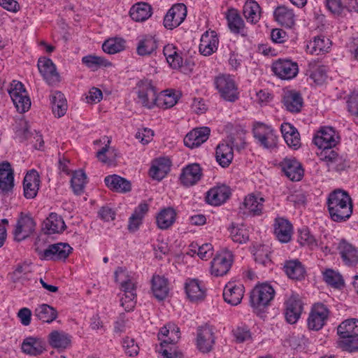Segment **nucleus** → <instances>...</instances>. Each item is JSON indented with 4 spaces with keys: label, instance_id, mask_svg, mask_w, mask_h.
<instances>
[{
    "label": "nucleus",
    "instance_id": "obj_1",
    "mask_svg": "<svg viewBox=\"0 0 358 358\" xmlns=\"http://www.w3.org/2000/svg\"><path fill=\"white\" fill-rule=\"evenodd\" d=\"M327 205L330 217L335 222L345 221L352 213V199L346 192L341 189L329 194Z\"/></svg>",
    "mask_w": 358,
    "mask_h": 358
},
{
    "label": "nucleus",
    "instance_id": "obj_2",
    "mask_svg": "<svg viewBox=\"0 0 358 358\" xmlns=\"http://www.w3.org/2000/svg\"><path fill=\"white\" fill-rule=\"evenodd\" d=\"M275 295V290L268 283L257 285L250 294V304L252 307L260 311L270 304Z\"/></svg>",
    "mask_w": 358,
    "mask_h": 358
},
{
    "label": "nucleus",
    "instance_id": "obj_3",
    "mask_svg": "<svg viewBox=\"0 0 358 358\" xmlns=\"http://www.w3.org/2000/svg\"><path fill=\"white\" fill-rule=\"evenodd\" d=\"M8 92L19 113H25L30 108L31 100L22 83L13 80Z\"/></svg>",
    "mask_w": 358,
    "mask_h": 358
},
{
    "label": "nucleus",
    "instance_id": "obj_4",
    "mask_svg": "<svg viewBox=\"0 0 358 358\" xmlns=\"http://www.w3.org/2000/svg\"><path fill=\"white\" fill-rule=\"evenodd\" d=\"M253 135L257 143L266 149L275 148L278 142V136L275 131L269 126L257 122L253 127Z\"/></svg>",
    "mask_w": 358,
    "mask_h": 358
},
{
    "label": "nucleus",
    "instance_id": "obj_5",
    "mask_svg": "<svg viewBox=\"0 0 358 358\" xmlns=\"http://www.w3.org/2000/svg\"><path fill=\"white\" fill-rule=\"evenodd\" d=\"M215 85L224 100L234 102L238 99V88L230 76L222 74L217 76L215 79Z\"/></svg>",
    "mask_w": 358,
    "mask_h": 358
},
{
    "label": "nucleus",
    "instance_id": "obj_6",
    "mask_svg": "<svg viewBox=\"0 0 358 358\" xmlns=\"http://www.w3.org/2000/svg\"><path fill=\"white\" fill-rule=\"evenodd\" d=\"M137 102L149 109L157 103V94L155 87L151 82L140 81L136 86Z\"/></svg>",
    "mask_w": 358,
    "mask_h": 358
},
{
    "label": "nucleus",
    "instance_id": "obj_7",
    "mask_svg": "<svg viewBox=\"0 0 358 358\" xmlns=\"http://www.w3.org/2000/svg\"><path fill=\"white\" fill-rule=\"evenodd\" d=\"M329 315V310L325 305L320 303L313 305L307 319L308 329L320 330L327 323Z\"/></svg>",
    "mask_w": 358,
    "mask_h": 358
},
{
    "label": "nucleus",
    "instance_id": "obj_8",
    "mask_svg": "<svg viewBox=\"0 0 358 358\" xmlns=\"http://www.w3.org/2000/svg\"><path fill=\"white\" fill-rule=\"evenodd\" d=\"M285 306V316L287 322L289 324H295L303 311V302L300 296L294 292L287 295Z\"/></svg>",
    "mask_w": 358,
    "mask_h": 358
},
{
    "label": "nucleus",
    "instance_id": "obj_9",
    "mask_svg": "<svg viewBox=\"0 0 358 358\" xmlns=\"http://www.w3.org/2000/svg\"><path fill=\"white\" fill-rule=\"evenodd\" d=\"M234 262V255L229 250H223L212 260L210 273L216 277L223 276L229 271Z\"/></svg>",
    "mask_w": 358,
    "mask_h": 358
},
{
    "label": "nucleus",
    "instance_id": "obj_10",
    "mask_svg": "<svg viewBox=\"0 0 358 358\" xmlns=\"http://www.w3.org/2000/svg\"><path fill=\"white\" fill-rule=\"evenodd\" d=\"M274 74L282 80H292L299 73V66L290 59H279L272 64Z\"/></svg>",
    "mask_w": 358,
    "mask_h": 358
},
{
    "label": "nucleus",
    "instance_id": "obj_11",
    "mask_svg": "<svg viewBox=\"0 0 358 358\" xmlns=\"http://www.w3.org/2000/svg\"><path fill=\"white\" fill-rule=\"evenodd\" d=\"M187 7L183 3L173 5L164 17L163 24L166 29L172 30L180 26L187 16Z\"/></svg>",
    "mask_w": 358,
    "mask_h": 358
},
{
    "label": "nucleus",
    "instance_id": "obj_12",
    "mask_svg": "<svg viewBox=\"0 0 358 358\" xmlns=\"http://www.w3.org/2000/svg\"><path fill=\"white\" fill-rule=\"evenodd\" d=\"M115 280L120 285L122 292H136L137 278L135 273L128 271L125 268L118 267L115 271Z\"/></svg>",
    "mask_w": 358,
    "mask_h": 358
},
{
    "label": "nucleus",
    "instance_id": "obj_13",
    "mask_svg": "<svg viewBox=\"0 0 358 358\" xmlns=\"http://www.w3.org/2000/svg\"><path fill=\"white\" fill-rule=\"evenodd\" d=\"M338 141L335 130L330 127L322 128L313 138L314 143L320 149L326 150L334 147Z\"/></svg>",
    "mask_w": 358,
    "mask_h": 358
},
{
    "label": "nucleus",
    "instance_id": "obj_14",
    "mask_svg": "<svg viewBox=\"0 0 358 358\" xmlns=\"http://www.w3.org/2000/svg\"><path fill=\"white\" fill-rule=\"evenodd\" d=\"M72 250L73 248L66 243L52 244L43 251V259L54 261L65 260Z\"/></svg>",
    "mask_w": 358,
    "mask_h": 358
},
{
    "label": "nucleus",
    "instance_id": "obj_15",
    "mask_svg": "<svg viewBox=\"0 0 358 358\" xmlns=\"http://www.w3.org/2000/svg\"><path fill=\"white\" fill-rule=\"evenodd\" d=\"M244 286L236 282H229L224 287L223 297L224 301L232 306L239 304L244 295Z\"/></svg>",
    "mask_w": 358,
    "mask_h": 358
},
{
    "label": "nucleus",
    "instance_id": "obj_16",
    "mask_svg": "<svg viewBox=\"0 0 358 358\" xmlns=\"http://www.w3.org/2000/svg\"><path fill=\"white\" fill-rule=\"evenodd\" d=\"M36 223L32 217L21 216L17 222L13 231L15 240L21 241L29 237L35 229Z\"/></svg>",
    "mask_w": 358,
    "mask_h": 358
},
{
    "label": "nucleus",
    "instance_id": "obj_17",
    "mask_svg": "<svg viewBox=\"0 0 358 358\" xmlns=\"http://www.w3.org/2000/svg\"><path fill=\"white\" fill-rule=\"evenodd\" d=\"M210 133V129L207 127L194 129L185 136L184 143L192 149L197 148L208 139Z\"/></svg>",
    "mask_w": 358,
    "mask_h": 358
},
{
    "label": "nucleus",
    "instance_id": "obj_18",
    "mask_svg": "<svg viewBox=\"0 0 358 358\" xmlns=\"http://www.w3.org/2000/svg\"><path fill=\"white\" fill-rule=\"evenodd\" d=\"M202 177V169L199 164H190L184 167L180 176V182L185 187L196 184Z\"/></svg>",
    "mask_w": 358,
    "mask_h": 358
},
{
    "label": "nucleus",
    "instance_id": "obj_19",
    "mask_svg": "<svg viewBox=\"0 0 358 358\" xmlns=\"http://www.w3.org/2000/svg\"><path fill=\"white\" fill-rule=\"evenodd\" d=\"M219 39L215 31H206L200 40L199 52L204 56H210L218 48Z\"/></svg>",
    "mask_w": 358,
    "mask_h": 358
},
{
    "label": "nucleus",
    "instance_id": "obj_20",
    "mask_svg": "<svg viewBox=\"0 0 358 358\" xmlns=\"http://www.w3.org/2000/svg\"><path fill=\"white\" fill-rule=\"evenodd\" d=\"M38 68L43 78L49 85L59 82V76L57 72L55 65L50 59L41 58L38 61Z\"/></svg>",
    "mask_w": 358,
    "mask_h": 358
},
{
    "label": "nucleus",
    "instance_id": "obj_21",
    "mask_svg": "<svg viewBox=\"0 0 358 358\" xmlns=\"http://www.w3.org/2000/svg\"><path fill=\"white\" fill-rule=\"evenodd\" d=\"M285 176L292 181H299L303 176L301 164L295 158H285L280 163Z\"/></svg>",
    "mask_w": 358,
    "mask_h": 358
},
{
    "label": "nucleus",
    "instance_id": "obj_22",
    "mask_svg": "<svg viewBox=\"0 0 358 358\" xmlns=\"http://www.w3.org/2000/svg\"><path fill=\"white\" fill-rule=\"evenodd\" d=\"M230 195V188L225 185H222L208 190L206 193V201L210 205L220 206L224 203Z\"/></svg>",
    "mask_w": 358,
    "mask_h": 358
},
{
    "label": "nucleus",
    "instance_id": "obj_23",
    "mask_svg": "<svg viewBox=\"0 0 358 358\" xmlns=\"http://www.w3.org/2000/svg\"><path fill=\"white\" fill-rule=\"evenodd\" d=\"M337 250L346 265L352 266L358 263V250L351 243L345 240H341Z\"/></svg>",
    "mask_w": 358,
    "mask_h": 358
},
{
    "label": "nucleus",
    "instance_id": "obj_24",
    "mask_svg": "<svg viewBox=\"0 0 358 358\" xmlns=\"http://www.w3.org/2000/svg\"><path fill=\"white\" fill-rule=\"evenodd\" d=\"M22 351L30 356H38L45 351V342L41 338L27 337L21 345Z\"/></svg>",
    "mask_w": 358,
    "mask_h": 358
},
{
    "label": "nucleus",
    "instance_id": "obj_25",
    "mask_svg": "<svg viewBox=\"0 0 358 358\" xmlns=\"http://www.w3.org/2000/svg\"><path fill=\"white\" fill-rule=\"evenodd\" d=\"M14 187L13 171L9 162H4L0 164V192L6 194Z\"/></svg>",
    "mask_w": 358,
    "mask_h": 358
},
{
    "label": "nucleus",
    "instance_id": "obj_26",
    "mask_svg": "<svg viewBox=\"0 0 358 358\" xmlns=\"http://www.w3.org/2000/svg\"><path fill=\"white\" fill-rule=\"evenodd\" d=\"M40 185V177L35 170L29 171L23 181L24 195L27 199H34L38 193Z\"/></svg>",
    "mask_w": 358,
    "mask_h": 358
},
{
    "label": "nucleus",
    "instance_id": "obj_27",
    "mask_svg": "<svg viewBox=\"0 0 358 358\" xmlns=\"http://www.w3.org/2000/svg\"><path fill=\"white\" fill-rule=\"evenodd\" d=\"M274 234L281 243H288L292 235V225L286 219L278 217L274 220Z\"/></svg>",
    "mask_w": 358,
    "mask_h": 358
},
{
    "label": "nucleus",
    "instance_id": "obj_28",
    "mask_svg": "<svg viewBox=\"0 0 358 358\" xmlns=\"http://www.w3.org/2000/svg\"><path fill=\"white\" fill-rule=\"evenodd\" d=\"M215 343V337L211 328L201 327L197 332L196 345L199 350L203 352H210Z\"/></svg>",
    "mask_w": 358,
    "mask_h": 358
},
{
    "label": "nucleus",
    "instance_id": "obj_29",
    "mask_svg": "<svg viewBox=\"0 0 358 358\" xmlns=\"http://www.w3.org/2000/svg\"><path fill=\"white\" fill-rule=\"evenodd\" d=\"M282 102L285 108L291 113H299L303 106V98L294 90L284 91Z\"/></svg>",
    "mask_w": 358,
    "mask_h": 358
},
{
    "label": "nucleus",
    "instance_id": "obj_30",
    "mask_svg": "<svg viewBox=\"0 0 358 358\" xmlns=\"http://www.w3.org/2000/svg\"><path fill=\"white\" fill-rule=\"evenodd\" d=\"M185 289L188 299L191 301H201L205 298L206 289L202 283L198 280H187Z\"/></svg>",
    "mask_w": 358,
    "mask_h": 358
},
{
    "label": "nucleus",
    "instance_id": "obj_31",
    "mask_svg": "<svg viewBox=\"0 0 358 358\" xmlns=\"http://www.w3.org/2000/svg\"><path fill=\"white\" fill-rule=\"evenodd\" d=\"M280 130L282 136L289 147L292 148L294 150H296L300 147V135L295 127L289 123L285 122L281 124Z\"/></svg>",
    "mask_w": 358,
    "mask_h": 358
},
{
    "label": "nucleus",
    "instance_id": "obj_32",
    "mask_svg": "<svg viewBox=\"0 0 358 358\" xmlns=\"http://www.w3.org/2000/svg\"><path fill=\"white\" fill-rule=\"evenodd\" d=\"M43 231L45 234H52L62 232L66 224L63 218L55 213H51L44 221Z\"/></svg>",
    "mask_w": 358,
    "mask_h": 358
},
{
    "label": "nucleus",
    "instance_id": "obj_33",
    "mask_svg": "<svg viewBox=\"0 0 358 358\" xmlns=\"http://www.w3.org/2000/svg\"><path fill=\"white\" fill-rule=\"evenodd\" d=\"M157 48V41L151 35H144L139 38L136 52L140 56H149Z\"/></svg>",
    "mask_w": 358,
    "mask_h": 358
},
{
    "label": "nucleus",
    "instance_id": "obj_34",
    "mask_svg": "<svg viewBox=\"0 0 358 358\" xmlns=\"http://www.w3.org/2000/svg\"><path fill=\"white\" fill-rule=\"evenodd\" d=\"M171 162L166 158H159L153 161L150 169V176L155 180L163 179L170 171Z\"/></svg>",
    "mask_w": 358,
    "mask_h": 358
},
{
    "label": "nucleus",
    "instance_id": "obj_35",
    "mask_svg": "<svg viewBox=\"0 0 358 358\" xmlns=\"http://www.w3.org/2000/svg\"><path fill=\"white\" fill-rule=\"evenodd\" d=\"M176 212L171 208L162 209L156 216V223L158 228L164 230L171 227L176 221Z\"/></svg>",
    "mask_w": 358,
    "mask_h": 358
},
{
    "label": "nucleus",
    "instance_id": "obj_36",
    "mask_svg": "<svg viewBox=\"0 0 358 358\" xmlns=\"http://www.w3.org/2000/svg\"><path fill=\"white\" fill-rule=\"evenodd\" d=\"M264 201V198L262 196L250 194L245 196L243 204L249 213L259 215L262 213Z\"/></svg>",
    "mask_w": 358,
    "mask_h": 358
},
{
    "label": "nucleus",
    "instance_id": "obj_37",
    "mask_svg": "<svg viewBox=\"0 0 358 358\" xmlns=\"http://www.w3.org/2000/svg\"><path fill=\"white\" fill-rule=\"evenodd\" d=\"M275 20L282 26L292 27L295 23V15L292 9L285 6L277 7L274 11Z\"/></svg>",
    "mask_w": 358,
    "mask_h": 358
},
{
    "label": "nucleus",
    "instance_id": "obj_38",
    "mask_svg": "<svg viewBox=\"0 0 358 358\" xmlns=\"http://www.w3.org/2000/svg\"><path fill=\"white\" fill-rule=\"evenodd\" d=\"M227 20L228 26L232 32L240 34L242 36L247 35L244 22L236 9L228 10Z\"/></svg>",
    "mask_w": 358,
    "mask_h": 358
},
{
    "label": "nucleus",
    "instance_id": "obj_39",
    "mask_svg": "<svg viewBox=\"0 0 358 358\" xmlns=\"http://www.w3.org/2000/svg\"><path fill=\"white\" fill-rule=\"evenodd\" d=\"M215 157L217 162L222 167H227L234 158L233 148L227 143H220L216 148Z\"/></svg>",
    "mask_w": 358,
    "mask_h": 358
},
{
    "label": "nucleus",
    "instance_id": "obj_40",
    "mask_svg": "<svg viewBox=\"0 0 358 358\" xmlns=\"http://www.w3.org/2000/svg\"><path fill=\"white\" fill-rule=\"evenodd\" d=\"M152 292L158 300L164 299L169 294V288L167 279L159 275L152 276Z\"/></svg>",
    "mask_w": 358,
    "mask_h": 358
},
{
    "label": "nucleus",
    "instance_id": "obj_41",
    "mask_svg": "<svg viewBox=\"0 0 358 358\" xmlns=\"http://www.w3.org/2000/svg\"><path fill=\"white\" fill-rule=\"evenodd\" d=\"M129 15L136 22H144L152 15V8L145 2L137 3L130 8Z\"/></svg>",
    "mask_w": 358,
    "mask_h": 358
},
{
    "label": "nucleus",
    "instance_id": "obj_42",
    "mask_svg": "<svg viewBox=\"0 0 358 358\" xmlns=\"http://www.w3.org/2000/svg\"><path fill=\"white\" fill-rule=\"evenodd\" d=\"M104 182L109 189L117 192H127L131 190L130 182L117 175L106 176Z\"/></svg>",
    "mask_w": 358,
    "mask_h": 358
},
{
    "label": "nucleus",
    "instance_id": "obj_43",
    "mask_svg": "<svg viewBox=\"0 0 358 358\" xmlns=\"http://www.w3.org/2000/svg\"><path fill=\"white\" fill-rule=\"evenodd\" d=\"M170 331L169 324L164 327L161 328L159 334L158 338L161 341V349L159 352L162 355V358H182V354L180 352H169L167 349H162L164 344H169Z\"/></svg>",
    "mask_w": 358,
    "mask_h": 358
},
{
    "label": "nucleus",
    "instance_id": "obj_44",
    "mask_svg": "<svg viewBox=\"0 0 358 358\" xmlns=\"http://www.w3.org/2000/svg\"><path fill=\"white\" fill-rule=\"evenodd\" d=\"M71 336L63 331H52L48 335L49 344L54 348L66 349L71 344Z\"/></svg>",
    "mask_w": 358,
    "mask_h": 358
},
{
    "label": "nucleus",
    "instance_id": "obj_45",
    "mask_svg": "<svg viewBox=\"0 0 358 358\" xmlns=\"http://www.w3.org/2000/svg\"><path fill=\"white\" fill-rule=\"evenodd\" d=\"M50 101L55 116H64L67 110V102L64 95L59 91H55L51 94Z\"/></svg>",
    "mask_w": 358,
    "mask_h": 358
},
{
    "label": "nucleus",
    "instance_id": "obj_46",
    "mask_svg": "<svg viewBox=\"0 0 358 358\" xmlns=\"http://www.w3.org/2000/svg\"><path fill=\"white\" fill-rule=\"evenodd\" d=\"M331 45V42L328 38L317 36L307 45V50L310 54L318 55L328 52Z\"/></svg>",
    "mask_w": 358,
    "mask_h": 358
},
{
    "label": "nucleus",
    "instance_id": "obj_47",
    "mask_svg": "<svg viewBox=\"0 0 358 358\" xmlns=\"http://www.w3.org/2000/svg\"><path fill=\"white\" fill-rule=\"evenodd\" d=\"M57 315V310L45 303L39 305L34 310V316L43 322L51 323Z\"/></svg>",
    "mask_w": 358,
    "mask_h": 358
},
{
    "label": "nucleus",
    "instance_id": "obj_48",
    "mask_svg": "<svg viewBox=\"0 0 358 358\" xmlns=\"http://www.w3.org/2000/svg\"><path fill=\"white\" fill-rule=\"evenodd\" d=\"M339 337L358 336V320L348 319L341 322L337 328Z\"/></svg>",
    "mask_w": 358,
    "mask_h": 358
},
{
    "label": "nucleus",
    "instance_id": "obj_49",
    "mask_svg": "<svg viewBox=\"0 0 358 358\" xmlns=\"http://www.w3.org/2000/svg\"><path fill=\"white\" fill-rule=\"evenodd\" d=\"M284 270L287 276L292 279L299 280L305 275V268L297 259L287 261L284 265Z\"/></svg>",
    "mask_w": 358,
    "mask_h": 358
},
{
    "label": "nucleus",
    "instance_id": "obj_50",
    "mask_svg": "<svg viewBox=\"0 0 358 358\" xmlns=\"http://www.w3.org/2000/svg\"><path fill=\"white\" fill-rule=\"evenodd\" d=\"M310 78L318 85L322 84L327 79V67L320 64L318 62H312L308 64Z\"/></svg>",
    "mask_w": 358,
    "mask_h": 358
},
{
    "label": "nucleus",
    "instance_id": "obj_51",
    "mask_svg": "<svg viewBox=\"0 0 358 358\" xmlns=\"http://www.w3.org/2000/svg\"><path fill=\"white\" fill-rule=\"evenodd\" d=\"M243 13L249 22L256 23L260 19V7L255 1H246L243 6Z\"/></svg>",
    "mask_w": 358,
    "mask_h": 358
},
{
    "label": "nucleus",
    "instance_id": "obj_52",
    "mask_svg": "<svg viewBox=\"0 0 358 358\" xmlns=\"http://www.w3.org/2000/svg\"><path fill=\"white\" fill-rule=\"evenodd\" d=\"M164 55L167 62L173 69H179L182 65V58L178 53L176 48L173 44H168L164 47Z\"/></svg>",
    "mask_w": 358,
    "mask_h": 358
},
{
    "label": "nucleus",
    "instance_id": "obj_53",
    "mask_svg": "<svg viewBox=\"0 0 358 358\" xmlns=\"http://www.w3.org/2000/svg\"><path fill=\"white\" fill-rule=\"evenodd\" d=\"M126 48V41L122 38H111L106 40L102 45L103 50L110 55L115 54L124 50Z\"/></svg>",
    "mask_w": 358,
    "mask_h": 358
},
{
    "label": "nucleus",
    "instance_id": "obj_54",
    "mask_svg": "<svg viewBox=\"0 0 358 358\" xmlns=\"http://www.w3.org/2000/svg\"><path fill=\"white\" fill-rule=\"evenodd\" d=\"M229 231L231 238L234 242L242 244L249 240V231L243 224H232Z\"/></svg>",
    "mask_w": 358,
    "mask_h": 358
},
{
    "label": "nucleus",
    "instance_id": "obj_55",
    "mask_svg": "<svg viewBox=\"0 0 358 358\" xmlns=\"http://www.w3.org/2000/svg\"><path fill=\"white\" fill-rule=\"evenodd\" d=\"M178 101V97L173 92L166 90L157 95V103L156 106L169 108L173 107Z\"/></svg>",
    "mask_w": 358,
    "mask_h": 358
},
{
    "label": "nucleus",
    "instance_id": "obj_56",
    "mask_svg": "<svg viewBox=\"0 0 358 358\" xmlns=\"http://www.w3.org/2000/svg\"><path fill=\"white\" fill-rule=\"evenodd\" d=\"M86 182L87 177L82 170L76 171L73 173L71 185L74 193L81 194L84 190Z\"/></svg>",
    "mask_w": 358,
    "mask_h": 358
},
{
    "label": "nucleus",
    "instance_id": "obj_57",
    "mask_svg": "<svg viewBox=\"0 0 358 358\" xmlns=\"http://www.w3.org/2000/svg\"><path fill=\"white\" fill-rule=\"evenodd\" d=\"M117 152L115 148H110L106 145L96 153V157L103 164L111 165L113 164L116 159Z\"/></svg>",
    "mask_w": 358,
    "mask_h": 358
},
{
    "label": "nucleus",
    "instance_id": "obj_58",
    "mask_svg": "<svg viewBox=\"0 0 358 358\" xmlns=\"http://www.w3.org/2000/svg\"><path fill=\"white\" fill-rule=\"evenodd\" d=\"M82 62L86 66L93 69H96L101 66H111V63L103 57L92 55L83 57Z\"/></svg>",
    "mask_w": 358,
    "mask_h": 358
},
{
    "label": "nucleus",
    "instance_id": "obj_59",
    "mask_svg": "<svg viewBox=\"0 0 358 358\" xmlns=\"http://www.w3.org/2000/svg\"><path fill=\"white\" fill-rule=\"evenodd\" d=\"M323 278L328 285L334 287L338 288L343 286L344 284L341 275L333 269H326L323 272Z\"/></svg>",
    "mask_w": 358,
    "mask_h": 358
},
{
    "label": "nucleus",
    "instance_id": "obj_60",
    "mask_svg": "<svg viewBox=\"0 0 358 358\" xmlns=\"http://www.w3.org/2000/svg\"><path fill=\"white\" fill-rule=\"evenodd\" d=\"M299 233L298 241L301 245L308 246L312 250L317 248L318 243L317 240L307 228L300 229Z\"/></svg>",
    "mask_w": 358,
    "mask_h": 358
},
{
    "label": "nucleus",
    "instance_id": "obj_61",
    "mask_svg": "<svg viewBox=\"0 0 358 358\" xmlns=\"http://www.w3.org/2000/svg\"><path fill=\"white\" fill-rule=\"evenodd\" d=\"M31 271L30 266L27 264L18 265L12 273V278L14 282H22L29 279Z\"/></svg>",
    "mask_w": 358,
    "mask_h": 358
},
{
    "label": "nucleus",
    "instance_id": "obj_62",
    "mask_svg": "<svg viewBox=\"0 0 358 358\" xmlns=\"http://www.w3.org/2000/svg\"><path fill=\"white\" fill-rule=\"evenodd\" d=\"M338 345L344 351L357 352L358 351V336L339 337Z\"/></svg>",
    "mask_w": 358,
    "mask_h": 358
},
{
    "label": "nucleus",
    "instance_id": "obj_63",
    "mask_svg": "<svg viewBox=\"0 0 358 358\" xmlns=\"http://www.w3.org/2000/svg\"><path fill=\"white\" fill-rule=\"evenodd\" d=\"M124 294L121 297V306L126 311H131L135 307L136 303V292H123Z\"/></svg>",
    "mask_w": 358,
    "mask_h": 358
},
{
    "label": "nucleus",
    "instance_id": "obj_64",
    "mask_svg": "<svg viewBox=\"0 0 358 358\" xmlns=\"http://www.w3.org/2000/svg\"><path fill=\"white\" fill-rule=\"evenodd\" d=\"M233 333L238 343H243L252 339V334L245 326L238 327L233 331Z\"/></svg>",
    "mask_w": 358,
    "mask_h": 358
}]
</instances>
